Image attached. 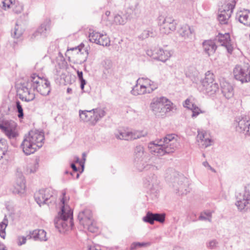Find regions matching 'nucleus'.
Here are the masks:
<instances>
[{"mask_svg":"<svg viewBox=\"0 0 250 250\" xmlns=\"http://www.w3.org/2000/svg\"><path fill=\"white\" fill-rule=\"evenodd\" d=\"M32 90L37 91L42 96H47L51 91L50 82L35 73L32 74L21 85L23 93L20 94V98L27 102L33 101L35 98V95L32 92Z\"/></svg>","mask_w":250,"mask_h":250,"instance_id":"obj_1","label":"nucleus"},{"mask_svg":"<svg viewBox=\"0 0 250 250\" xmlns=\"http://www.w3.org/2000/svg\"><path fill=\"white\" fill-rule=\"evenodd\" d=\"M178 146L177 137L174 134H167L163 139L156 140L148 144L150 152L159 156L174 152Z\"/></svg>","mask_w":250,"mask_h":250,"instance_id":"obj_2","label":"nucleus"},{"mask_svg":"<svg viewBox=\"0 0 250 250\" xmlns=\"http://www.w3.org/2000/svg\"><path fill=\"white\" fill-rule=\"evenodd\" d=\"M147 155V153L145 151L144 147L139 145L136 146L134 149L133 157L135 166L140 171L143 170L155 171L160 168L158 165L160 159L151 157L147 161L144 162Z\"/></svg>","mask_w":250,"mask_h":250,"instance_id":"obj_3","label":"nucleus"},{"mask_svg":"<svg viewBox=\"0 0 250 250\" xmlns=\"http://www.w3.org/2000/svg\"><path fill=\"white\" fill-rule=\"evenodd\" d=\"M65 193H62L61 200V210L59 213L60 217L54 220L56 228L61 232L71 229L74 225L73 211L69 206L65 204Z\"/></svg>","mask_w":250,"mask_h":250,"instance_id":"obj_4","label":"nucleus"},{"mask_svg":"<svg viewBox=\"0 0 250 250\" xmlns=\"http://www.w3.org/2000/svg\"><path fill=\"white\" fill-rule=\"evenodd\" d=\"M44 140L43 132L31 130L27 135H25L21 147L26 155H30L42 146Z\"/></svg>","mask_w":250,"mask_h":250,"instance_id":"obj_5","label":"nucleus"},{"mask_svg":"<svg viewBox=\"0 0 250 250\" xmlns=\"http://www.w3.org/2000/svg\"><path fill=\"white\" fill-rule=\"evenodd\" d=\"M149 107L156 116H163L173 108L172 103L163 96L154 98L150 104Z\"/></svg>","mask_w":250,"mask_h":250,"instance_id":"obj_6","label":"nucleus"},{"mask_svg":"<svg viewBox=\"0 0 250 250\" xmlns=\"http://www.w3.org/2000/svg\"><path fill=\"white\" fill-rule=\"evenodd\" d=\"M201 90L209 96H213L219 91V85L214 79V76L210 71L205 74V78L202 82Z\"/></svg>","mask_w":250,"mask_h":250,"instance_id":"obj_7","label":"nucleus"},{"mask_svg":"<svg viewBox=\"0 0 250 250\" xmlns=\"http://www.w3.org/2000/svg\"><path fill=\"white\" fill-rule=\"evenodd\" d=\"M80 224L90 232L94 233L98 231V227L93 219L92 213L90 209L85 208L80 211L78 215Z\"/></svg>","mask_w":250,"mask_h":250,"instance_id":"obj_8","label":"nucleus"},{"mask_svg":"<svg viewBox=\"0 0 250 250\" xmlns=\"http://www.w3.org/2000/svg\"><path fill=\"white\" fill-rule=\"evenodd\" d=\"M235 197V205L239 211L246 213L250 211V191L247 187L245 186L242 192L237 193Z\"/></svg>","mask_w":250,"mask_h":250,"instance_id":"obj_9","label":"nucleus"},{"mask_svg":"<svg viewBox=\"0 0 250 250\" xmlns=\"http://www.w3.org/2000/svg\"><path fill=\"white\" fill-rule=\"evenodd\" d=\"M233 72L235 80L241 83L250 82V65L249 64L236 65Z\"/></svg>","mask_w":250,"mask_h":250,"instance_id":"obj_10","label":"nucleus"},{"mask_svg":"<svg viewBox=\"0 0 250 250\" xmlns=\"http://www.w3.org/2000/svg\"><path fill=\"white\" fill-rule=\"evenodd\" d=\"M16 128L17 124L13 121L0 119V129L9 139H15L18 136Z\"/></svg>","mask_w":250,"mask_h":250,"instance_id":"obj_11","label":"nucleus"},{"mask_svg":"<svg viewBox=\"0 0 250 250\" xmlns=\"http://www.w3.org/2000/svg\"><path fill=\"white\" fill-rule=\"evenodd\" d=\"M147 135V132L144 130H132L125 131L120 130L115 134L116 137L120 140L131 141L145 137Z\"/></svg>","mask_w":250,"mask_h":250,"instance_id":"obj_12","label":"nucleus"},{"mask_svg":"<svg viewBox=\"0 0 250 250\" xmlns=\"http://www.w3.org/2000/svg\"><path fill=\"white\" fill-rule=\"evenodd\" d=\"M172 54V50L165 49L161 47L155 48L153 51H148L147 52L148 56L164 62L169 60Z\"/></svg>","mask_w":250,"mask_h":250,"instance_id":"obj_13","label":"nucleus"},{"mask_svg":"<svg viewBox=\"0 0 250 250\" xmlns=\"http://www.w3.org/2000/svg\"><path fill=\"white\" fill-rule=\"evenodd\" d=\"M89 41L93 43L102 46L110 45V40L106 34L100 33L95 31L90 32L88 36Z\"/></svg>","mask_w":250,"mask_h":250,"instance_id":"obj_14","label":"nucleus"},{"mask_svg":"<svg viewBox=\"0 0 250 250\" xmlns=\"http://www.w3.org/2000/svg\"><path fill=\"white\" fill-rule=\"evenodd\" d=\"M52 196L53 190L50 188L40 189L34 194L35 200L40 206L48 204V200Z\"/></svg>","mask_w":250,"mask_h":250,"instance_id":"obj_15","label":"nucleus"},{"mask_svg":"<svg viewBox=\"0 0 250 250\" xmlns=\"http://www.w3.org/2000/svg\"><path fill=\"white\" fill-rule=\"evenodd\" d=\"M177 23L171 17H167L160 24V31L163 34H168L174 31L176 28Z\"/></svg>","mask_w":250,"mask_h":250,"instance_id":"obj_16","label":"nucleus"},{"mask_svg":"<svg viewBox=\"0 0 250 250\" xmlns=\"http://www.w3.org/2000/svg\"><path fill=\"white\" fill-rule=\"evenodd\" d=\"M14 187L15 188L14 192L17 193H23L26 188L24 177L19 168H17L16 170Z\"/></svg>","mask_w":250,"mask_h":250,"instance_id":"obj_17","label":"nucleus"},{"mask_svg":"<svg viewBox=\"0 0 250 250\" xmlns=\"http://www.w3.org/2000/svg\"><path fill=\"white\" fill-rule=\"evenodd\" d=\"M196 141L198 146L202 148H205L212 145V140L207 134L206 131L203 129H198Z\"/></svg>","mask_w":250,"mask_h":250,"instance_id":"obj_18","label":"nucleus"},{"mask_svg":"<svg viewBox=\"0 0 250 250\" xmlns=\"http://www.w3.org/2000/svg\"><path fill=\"white\" fill-rule=\"evenodd\" d=\"M174 174V179L173 181V188L176 190V192L179 194H186L188 191L187 189V186L184 184L186 179L183 175H176Z\"/></svg>","mask_w":250,"mask_h":250,"instance_id":"obj_19","label":"nucleus"},{"mask_svg":"<svg viewBox=\"0 0 250 250\" xmlns=\"http://www.w3.org/2000/svg\"><path fill=\"white\" fill-rule=\"evenodd\" d=\"M145 185L150 193L155 195L157 193L159 188V181L155 174L147 177L145 181Z\"/></svg>","mask_w":250,"mask_h":250,"instance_id":"obj_20","label":"nucleus"},{"mask_svg":"<svg viewBox=\"0 0 250 250\" xmlns=\"http://www.w3.org/2000/svg\"><path fill=\"white\" fill-rule=\"evenodd\" d=\"M237 125L236 126V130L239 132H243L245 135L249 136V128L250 126V119L246 116H243L239 121H237Z\"/></svg>","mask_w":250,"mask_h":250,"instance_id":"obj_21","label":"nucleus"},{"mask_svg":"<svg viewBox=\"0 0 250 250\" xmlns=\"http://www.w3.org/2000/svg\"><path fill=\"white\" fill-rule=\"evenodd\" d=\"M216 39L222 46L225 47L229 53H232L233 48L231 44L230 36L229 33H225L224 34L219 33Z\"/></svg>","mask_w":250,"mask_h":250,"instance_id":"obj_22","label":"nucleus"},{"mask_svg":"<svg viewBox=\"0 0 250 250\" xmlns=\"http://www.w3.org/2000/svg\"><path fill=\"white\" fill-rule=\"evenodd\" d=\"M139 84L142 85L145 89L147 90V93H151L158 87L157 84L147 78H139L137 80Z\"/></svg>","mask_w":250,"mask_h":250,"instance_id":"obj_23","label":"nucleus"},{"mask_svg":"<svg viewBox=\"0 0 250 250\" xmlns=\"http://www.w3.org/2000/svg\"><path fill=\"white\" fill-rule=\"evenodd\" d=\"M202 45L205 53L208 56L213 55L217 49V46L212 40L205 41L203 42Z\"/></svg>","mask_w":250,"mask_h":250,"instance_id":"obj_24","label":"nucleus"},{"mask_svg":"<svg viewBox=\"0 0 250 250\" xmlns=\"http://www.w3.org/2000/svg\"><path fill=\"white\" fill-rule=\"evenodd\" d=\"M131 9H128L126 11L125 13L121 12L115 15L114 21L116 24L124 25L125 24L128 18H130L131 14Z\"/></svg>","mask_w":250,"mask_h":250,"instance_id":"obj_25","label":"nucleus"},{"mask_svg":"<svg viewBox=\"0 0 250 250\" xmlns=\"http://www.w3.org/2000/svg\"><path fill=\"white\" fill-rule=\"evenodd\" d=\"M28 239H33L34 240L46 241V232L43 229H35L30 231L27 235Z\"/></svg>","mask_w":250,"mask_h":250,"instance_id":"obj_26","label":"nucleus"},{"mask_svg":"<svg viewBox=\"0 0 250 250\" xmlns=\"http://www.w3.org/2000/svg\"><path fill=\"white\" fill-rule=\"evenodd\" d=\"M220 13L218 15V20L221 24H226L230 17L232 13V9H223L220 10Z\"/></svg>","mask_w":250,"mask_h":250,"instance_id":"obj_27","label":"nucleus"},{"mask_svg":"<svg viewBox=\"0 0 250 250\" xmlns=\"http://www.w3.org/2000/svg\"><path fill=\"white\" fill-rule=\"evenodd\" d=\"M79 116L82 121L84 122H89L90 124L92 125V120L93 115H94V110H80L79 111Z\"/></svg>","mask_w":250,"mask_h":250,"instance_id":"obj_28","label":"nucleus"},{"mask_svg":"<svg viewBox=\"0 0 250 250\" xmlns=\"http://www.w3.org/2000/svg\"><path fill=\"white\" fill-rule=\"evenodd\" d=\"M222 92L227 99H229L233 96V88L228 82H222L221 84Z\"/></svg>","mask_w":250,"mask_h":250,"instance_id":"obj_29","label":"nucleus"},{"mask_svg":"<svg viewBox=\"0 0 250 250\" xmlns=\"http://www.w3.org/2000/svg\"><path fill=\"white\" fill-rule=\"evenodd\" d=\"M51 28V21L49 19H46L38 28L40 35L43 38H46Z\"/></svg>","mask_w":250,"mask_h":250,"instance_id":"obj_30","label":"nucleus"},{"mask_svg":"<svg viewBox=\"0 0 250 250\" xmlns=\"http://www.w3.org/2000/svg\"><path fill=\"white\" fill-rule=\"evenodd\" d=\"M237 17L240 22L250 26V10H245L240 12L237 14Z\"/></svg>","mask_w":250,"mask_h":250,"instance_id":"obj_31","label":"nucleus"},{"mask_svg":"<svg viewBox=\"0 0 250 250\" xmlns=\"http://www.w3.org/2000/svg\"><path fill=\"white\" fill-rule=\"evenodd\" d=\"M179 36L182 38L181 41L188 39L192 36V31L188 25L182 26L178 31Z\"/></svg>","mask_w":250,"mask_h":250,"instance_id":"obj_32","label":"nucleus"},{"mask_svg":"<svg viewBox=\"0 0 250 250\" xmlns=\"http://www.w3.org/2000/svg\"><path fill=\"white\" fill-rule=\"evenodd\" d=\"M92 110H94V111L92 120V125H95L105 115V111L101 108H95Z\"/></svg>","mask_w":250,"mask_h":250,"instance_id":"obj_33","label":"nucleus"},{"mask_svg":"<svg viewBox=\"0 0 250 250\" xmlns=\"http://www.w3.org/2000/svg\"><path fill=\"white\" fill-rule=\"evenodd\" d=\"M131 93L134 96L139 95H144L147 93V90L145 89V87L142 85L139 84L138 81H136V84L132 88Z\"/></svg>","mask_w":250,"mask_h":250,"instance_id":"obj_34","label":"nucleus"},{"mask_svg":"<svg viewBox=\"0 0 250 250\" xmlns=\"http://www.w3.org/2000/svg\"><path fill=\"white\" fill-rule=\"evenodd\" d=\"M8 146L7 141L3 139H0V160L3 158L8 151Z\"/></svg>","mask_w":250,"mask_h":250,"instance_id":"obj_35","label":"nucleus"},{"mask_svg":"<svg viewBox=\"0 0 250 250\" xmlns=\"http://www.w3.org/2000/svg\"><path fill=\"white\" fill-rule=\"evenodd\" d=\"M8 220L5 215L2 221L0 223V236L4 239L6 236L5 229L8 226Z\"/></svg>","mask_w":250,"mask_h":250,"instance_id":"obj_36","label":"nucleus"},{"mask_svg":"<svg viewBox=\"0 0 250 250\" xmlns=\"http://www.w3.org/2000/svg\"><path fill=\"white\" fill-rule=\"evenodd\" d=\"M155 36V33L153 32L151 28H148L144 30L142 33L138 36L139 39L143 40L149 37H153Z\"/></svg>","mask_w":250,"mask_h":250,"instance_id":"obj_37","label":"nucleus"},{"mask_svg":"<svg viewBox=\"0 0 250 250\" xmlns=\"http://www.w3.org/2000/svg\"><path fill=\"white\" fill-rule=\"evenodd\" d=\"M22 33L21 27L16 23L14 28L11 30L12 37L15 39H19L21 36Z\"/></svg>","mask_w":250,"mask_h":250,"instance_id":"obj_38","label":"nucleus"},{"mask_svg":"<svg viewBox=\"0 0 250 250\" xmlns=\"http://www.w3.org/2000/svg\"><path fill=\"white\" fill-rule=\"evenodd\" d=\"M11 8L14 13L19 14L23 11V5L19 1H15V0L12 4Z\"/></svg>","mask_w":250,"mask_h":250,"instance_id":"obj_39","label":"nucleus"},{"mask_svg":"<svg viewBox=\"0 0 250 250\" xmlns=\"http://www.w3.org/2000/svg\"><path fill=\"white\" fill-rule=\"evenodd\" d=\"M39 167V164L37 160L34 161L32 163L28 164L26 171L27 173H34L36 171Z\"/></svg>","mask_w":250,"mask_h":250,"instance_id":"obj_40","label":"nucleus"},{"mask_svg":"<svg viewBox=\"0 0 250 250\" xmlns=\"http://www.w3.org/2000/svg\"><path fill=\"white\" fill-rule=\"evenodd\" d=\"M150 245L149 242H134L131 245L130 250H134L138 248L146 247Z\"/></svg>","mask_w":250,"mask_h":250,"instance_id":"obj_41","label":"nucleus"},{"mask_svg":"<svg viewBox=\"0 0 250 250\" xmlns=\"http://www.w3.org/2000/svg\"><path fill=\"white\" fill-rule=\"evenodd\" d=\"M154 213L148 211L146 213V214L145 216H144L143 218V220L146 223H148L150 224H154Z\"/></svg>","mask_w":250,"mask_h":250,"instance_id":"obj_42","label":"nucleus"},{"mask_svg":"<svg viewBox=\"0 0 250 250\" xmlns=\"http://www.w3.org/2000/svg\"><path fill=\"white\" fill-rule=\"evenodd\" d=\"M16 110L18 112V117L19 118H23L24 114L23 111V108L22 105L21 104L20 102L19 101H17L16 102Z\"/></svg>","mask_w":250,"mask_h":250,"instance_id":"obj_43","label":"nucleus"},{"mask_svg":"<svg viewBox=\"0 0 250 250\" xmlns=\"http://www.w3.org/2000/svg\"><path fill=\"white\" fill-rule=\"evenodd\" d=\"M190 109L192 112L191 117L193 118L196 117L200 113L202 112L198 107L193 104H191Z\"/></svg>","mask_w":250,"mask_h":250,"instance_id":"obj_44","label":"nucleus"},{"mask_svg":"<svg viewBox=\"0 0 250 250\" xmlns=\"http://www.w3.org/2000/svg\"><path fill=\"white\" fill-rule=\"evenodd\" d=\"M103 66L104 68V74H105L106 72L109 73V70L111 69L112 66V62L110 60H106L103 62Z\"/></svg>","mask_w":250,"mask_h":250,"instance_id":"obj_45","label":"nucleus"},{"mask_svg":"<svg viewBox=\"0 0 250 250\" xmlns=\"http://www.w3.org/2000/svg\"><path fill=\"white\" fill-rule=\"evenodd\" d=\"M211 214L209 212L201 213L199 217V219L203 221H211Z\"/></svg>","mask_w":250,"mask_h":250,"instance_id":"obj_46","label":"nucleus"},{"mask_svg":"<svg viewBox=\"0 0 250 250\" xmlns=\"http://www.w3.org/2000/svg\"><path fill=\"white\" fill-rule=\"evenodd\" d=\"M83 73L82 71H77L78 77L81 83L80 87L82 90H84V87L86 84V81L83 78Z\"/></svg>","mask_w":250,"mask_h":250,"instance_id":"obj_47","label":"nucleus"},{"mask_svg":"<svg viewBox=\"0 0 250 250\" xmlns=\"http://www.w3.org/2000/svg\"><path fill=\"white\" fill-rule=\"evenodd\" d=\"M154 222L155 221L160 223H164L165 220V214L164 213H154Z\"/></svg>","mask_w":250,"mask_h":250,"instance_id":"obj_48","label":"nucleus"},{"mask_svg":"<svg viewBox=\"0 0 250 250\" xmlns=\"http://www.w3.org/2000/svg\"><path fill=\"white\" fill-rule=\"evenodd\" d=\"M15 0H4L2 1V9L4 10H6L9 8H11L12 4Z\"/></svg>","mask_w":250,"mask_h":250,"instance_id":"obj_49","label":"nucleus"},{"mask_svg":"<svg viewBox=\"0 0 250 250\" xmlns=\"http://www.w3.org/2000/svg\"><path fill=\"white\" fill-rule=\"evenodd\" d=\"M218 244V242L213 239L207 243V247L210 250H214L217 247Z\"/></svg>","mask_w":250,"mask_h":250,"instance_id":"obj_50","label":"nucleus"},{"mask_svg":"<svg viewBox=\"0 0 250 250\" xmlns=\"http://www.w3.org/2000/svg\"><path fill=\"white\" fill-rule=\"evenodd\" d=\"M41 35H40L39 31L38 29L36 30L31 36V40L32 41L35 40H41L42 39H44Z\"/></svg>","mask_w":250,"mask_h":250,"instance_id":"obj_51","label":"nucleus"},{"mask_svg":"<svg viewBox=\"0 0 250 250\" xmlns=\"http://www.w3.org/2000/svg\"><path fill=\"white\" fill-rule=\"evenodd\" d=\"M27 238H28V237L19 236L18 237V245L19 246H21L22 245L25 244L27 240Z\"/></svg>","mask_w":250,"mask_h":250,"instance_id":"obj_52","label":"nucleus"},{"mask_svg":"<svg viewBox=\"0 0 250 250\" xmlns=\"http://www.w3.org/2000/svg\"><path fill=\"white\" fill-rule=\"evenodd\" d=\"M203 165L206 167H208V169H209L210 170H211L213 172H216V170L214 168L212 167L208 163L207 161H205L203 163Z\"/></svg>","mask_w":250,"mask_h":250,"instance_id":"obj_53","label":"nucleus"},{"mask_svg":"<svg viewBox=\"0 0 250 250\" xmlns=\"http://www.w3.org/2000/svg\"><path fill=\"white\" fill-rule=\"evenodd\" d=\"M190 104V100L189 98H188L185 100L184 104H183V106L185 107H187V108L190 109V108L191 107Z\"/></svg>","mask_w":250,"mask_h":250,"instance_id":"obj_54","label":"nucleus"},{"mask_svg":"<svg viewBox=\"0 0 250 250\" xmlns=\"http://www.w3.org/2000/svg\"><path fill=\"white\" fill-rule=\"evenodd\" d=\"M83 46H84L83 44L82 43L79 46L70 48V50H78L79 52H81L82 50V48Z\"/></svg>","mask_w":250,"mask_h":250,"instance_id":"obj_55","label":"nucleus"},{"mask_svg":"<svg viewBox=\"0 0 250 250\" xmlns=\"http://www.w3.org/2000/svg\"><path fill=\"white\" fill-rule=\"evenodd\" d=\"M88 250H102L99 246H90L88 247Z\"/></svg>","mask_w":250,"mask_h":250,"instance_id":"obj_56","label":"nucleus"},{"mask_svg":"<svg viewBox=\"0 0 250 250\" xmlns=\"http://www.w3.org/2000/svg\"><path fill=\"white\" fill-rule=\"evenodd\" d=\"M71 167L75 172H77L78 171V168L74 164H71Z\"/></svg>","mask_w":250,"mask_h":250,"instance_id":"obj_57","label":"nucleus"},{"mask_svg":"<svg viewBox=\"0 0 250 250\" xmlns=\"http://www.w3.org/2000/svg\"><path fill=\"white\" fill-rule=\"evenodd\" d=\"M6 248L5 245L0 242V250Z\"/></svg>","mask_w":250,"mask_h":250,"instance_id":"obj_58","label":"nucleus"},{"mask_svg":"<svg viewBox=\"0 0 250 250\" xmlns=\"http://www.w3.org/2000/svg\"><path fill=\"white\" fill-rule=\"evenodd\" d=\"M110 15V12L109 11H106L105 13V15L106 16V17H109V15Z\"/></svg>","mask_w":250,"mask_h":250,"instance_id":"obj_59","label":"nucleus"},{"mask_svg":"<svg viewBox=\"0 0 250 250\" xmlns=\"http://www.w3.org/2000/svg\"><path fill=\"white\" fill-rule=\"evenodd\" d=\"M72 92V89L70 88H67V92L68 93H70Z\"/></svg>","mask_w":250,"mask_h":250,"instance_id":"obj_60","label":"nucleus"},{"mask_svg":"<svg viewBox=\"0 0 250 250\" xmlns=\"http://www.w3.org/2000/svg\"><path fill=\"white\" fill-rule=\"evenodd\" d=\"M85 157H86V155L84 153H83V159L84 160V161H85Z\"/></svg>","mask_w":250,"mask_h":250,"instance_id":"obj_61","label":"nucleus"},{"mask_svg":"<svg viewBox=\"0 0 250 250\" xmlns=\"http://www.w3.org/2000/svg\"><path fill=\"white\" fill-rule=\"evenodd\" d=\"M199 79L198 78H194V80L193 81V82L194 83H197V82L199 81Z\"/></svg>","mask_w":250,"mask_h":250,"instance_id":"obj_62","label":"nucleus"},{"mask_svg":"<svg viewBox=\"0 0 250 250\" xmlns=\"http://www.w3.org/2000/svg\"><path fill=\"white\" fill-rule=\"evenodd\" d=\"M80 176V174L79 173H77V175H76V179H78L79 177Z\"/></svg>","mask_w":250,"mask_h":250,"instance_id":"obj_63","label":"nucleus"},{"mask_svg":"<svg viewBox=\"0 0 250 250\" xmlns=\"http://www.w3.org/2000/svg\"><path fill=\"white\" fill-rule=\"evenodd\" d=\"M85 53H86V56H88V51H87V50H85Z\"/></svg>","mask_w":250,"mask_h":250,"instance_id":"obj_64","label":"nucleus"}]
</instances>
